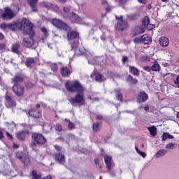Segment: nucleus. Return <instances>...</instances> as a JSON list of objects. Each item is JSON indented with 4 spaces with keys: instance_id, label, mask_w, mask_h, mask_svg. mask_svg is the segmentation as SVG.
<instances>
[{
    "instance_id": "nucleus-1",
    "label": "nucleus",
    "mask_w": 179,
    "mask_h": 179,
    "mask_svg": "<svg viewBox=\"0 0 179 179\" xmlns=\"http://www.w3.org/2000/svg\"><path fill=\"white\" fill-rule=\"evenodd\" d=\"M15 30H22L24 36H30L34 37V30H33V24L29 20L24 18L21 22H15Z\"/></svg>"
},
{
    "instance_id": "nucleus-2",
    "label": "nucleus",
    "mask_w": 179,
    "mask_h": 179,
    "mask_svg": "<svg viewBox=\"0 0 179 179\" xmlns=\"http://www.w3.org/2000/svg\"><path fill=\"white\" fill-rule=\"evenodd\" d=\"M65 87L68 92L71 93H83V87L78 80H74L72 83L67 81L65 83Z\"/></svg>"
},
{
    "instance_id": "nucleus-3",
    "label": "nucleus",
    "mask_w": 179,
    "mask_h": 179,
    "mask_svg": "<svg viewBox=\"0 0 179 179\" xmlns=\"http://www.w3.org/2000/svg\"><path fill=\"white\" fill-rule=\"evenodd\" d=\"M69 102L72 106H83L85 104V94L83 92L77 93L74 97L69 99Z\"/></svg>"
},
{
    "instance_id": "nucleus-4",
    "label": "nucleus",
    "mask_w": 179,
    "mask_h": 179,
    "mask_svg": "<svg viewBox=\"0 0 179 179\" xmlns=\"http://www.w3.org/2000/svg\"><path fill=\"white\" fill-rule=\"evenodd\" d=\"M115 17L116 20H117V22L115 25L116 30L118 31H124V30L128 28V22L124 20L122 15L120 17L116 15Z\"/></svg>"
},
{
    "instance_id": "nucleus-5",
    "label": "nucleus",
    "mask_w": 179,
    "mask_h": 179,
    "mask_svg": "<svg viewBox=\"0 0 179 179\" xmlns=\"http://www.w3.org/2000/svg\"><path fill=\"white\" fill-rule=\"evenodd\" d=\"M51 23L53 24V26L57 29H59L60 30H71V27L61 20L53 19L51 21Z\"/></svg>"
},
{
    "instance_id": "nucleus-6",
    "label": "nucleus",
    "mask_w": 179,
    "mask_h": 179,
    "mask_svg": "<svg viewBox=\"0 0 179 179\" xmlns=\"http://www.w3.org/2000/svg\"><path fill=\"white\" fill-rule=\"evenodd\" d=\"M12 90L15 96L20 97L24 94V87L20 84H14Z\"/></svg>"
},
{
    "instance_id": "nucleus-7",
    "label": "nucleus",
    "mask_w": 179,
    "mask_h": 179,
    "mask_svg": "<svg viewBox=\"0 0 179 179\" xmlns=\"http://www.w3.org/2000/svg\"><path fill=\"white\" fill-rule=\"evenodd\" d=\"M16 16L15 13L10 8H5L4 13L1 14L2 19L3 20H10V19H13Z\"/></svg>"
},
{
    "instance_id": "nucleus-8",
    "label": "nucleus",
    "mask_w": 179,
    "mask_h": 179,
    "mask_svg": "<svg viewBox=\"0 0 179 179\" xmlns=\"http://www.w3.org/2000/svg\"><path fill=\"white\" fill-rule=\"evenodd\" d=\"M15 157L17 159H19L20 162H22L25 166H27L30 163V159H29V157L24 155V153L22 151H18L15 153Z\"/></svg>"
},
{
    "instance_id": "nucleus-9",
    "label": "nucleus",
    "mask_w": 179,
    "mask_h": 179,
    "mask_svg": "<svg viewBox=\"0 0 179 179\" xmlns=\"http://www.w3.org/2000/svg\"><path fill=\"white\" fill-rule=\"evenodd\" d=\"M32 139H34V141L36 142L38 145H44V143H45L46 142V140L44 136H43V134L39 133H34L32 134Z\"/></svg>"
},
{
    "instance_id": "nucleus-10",
    "label": "nucleus",
    "mask_w": 179,
    "mask_h": 179,
    "mask_svg": "<svg viewBox=\"0 0 179 179\" xmlns=\"http://www.w3.org/2000/svg\"><path fill=\"white\" fill-rule=\"evenodd\" d=\"M68 41L72 44V43H76L79 41V34L75 31L67 33Z\"/></svg>"
},
{
    "instance_id": "nucleus-11",
    "label": "nucleus",
    "mask_w": 179,
    "mask_h": 179,
    "mask_svg": "<svg viewBox=\"0 0 179 179\" xmlns=\"http://www.w3.org/2000/svg\"><path fill=\"white\" fill-rule=\"evenodd\" d=\"M71 48L74 55H82L83 54V49L79 47V41L71 43Z\"/></svg>"
},
{
    "instance_id": "nucleus-12",
    "label": "nucleus",
    "mask_w": 179,
    "mask_h": 179,
    "mask_svg": "<svg viewBox=\"0 0 179 179\" xmlns=\"http://www.w3.org/2000/svg\"><path fill=\"white\" fill-rule=\"evenodd\" d=\"M22 44L27 48H31L34 45V39L33 36H29V38H24L22 41Z\"/></svg>"
},
{
    "instance_id": "nucleus-13",
    "label": "nucleus",
    "mask_w": 179,
    "mask_h": 179,
    "mask_svg": "<svg viewBox=\"0 0 179 179\" xmlns=\"http://www.w3.org/2000/svg\"><path fill=\"white\" fill-rule=\"evenodd\" d=\"M67 19H69L71 22L73 23H78V24H80L82 23V18L79 17L78 15L75 14L74 13H70L69 17Z\"/></svg>"
},
{
    "instance_id": "nucleus-14",
    "label": "nucleus",
    "mask_w": 179,
    "mask_h": 179,
    "mask_svg": "<svg viewBox=\"0 0 179 179\" xmlns=\"http://www.w3.org/2000/svg\"><path fill=\"white\" fill-rule=\"evenodd\" d=\"M104 162L108 171H109L110 174H113V171H111V168L113 167V159H111V157L105 155Z\"/></svg>"
},
{
    "instance_id": "nucleus-15",
    "label": "nucleus",
    "mask_w": 179,
    "mask_h": 179,
    "mask_svg": "<svg viewBox=\"0 0 179 179\" xmlns=\"http://www.w3.org/2000/svg\"><path fill=\"white\" fill-rule=\"evenodd\" d=\"M27 114L33 118H41V111L36 109H31Z\"/></svg>"
},
{
    "instance_id": "nucleus-16",
    "label": "nucleus",
    "mask_w": 179,
    "mask_h": 179,
    "mask_svg": "<svg viewBox=\"0 0 179 179\" xmlns=\"http://www.w3.org/2000/svg\"><path fill=\"white\" fill-rule=\"evenodd\" d=\"M6 106L8 108H12V107H16V102L10 96H6Z\"/></svg>"
},
{
    "instance_id": "nucleus-17",
    "label": "nucleus",
    "mask_w": 179,
    "mask_h": 179,
    "mask_svg": "<svg viewBox=\"0 0 179 179\" xmlns=\"http://www.w3.org/2000/svg\"><path fill=\"white\" fill-rule=\"evenodd\" d=\"M148 99H149V96L145 92H140L137 96L138 103H145Z\"/></svg>"
},
{
    "instance_id": "nucleus-18",
    "label": "nucleus",
    "mask_w": 179,
    "mask_h": 179,
    "mask_svg": "<svg viewBox=\"0 0 179 179\" xmlns=\"http://www.w3.org/2000/svg\"><path fill=\"white\" fill-rule=\"evenodd\" d=\"M55 160L59 164H64L65 155L60 154V153H56V154H55Z\"/></svg>"
},
{
    "instance_id": "nucleus-19",
    "label": "nucleus",
    "mask_w": 179,
    "mask_h": 179,
    "mask_svg": "<svg viewBox=\"0 0 179 179\" xmlns=\"http://www.w3.org/2000/svg\"><path fill=\"white\" fill-rule=\"evenodd\" d=\"M23 80H24L23 76L16 75L13 78H11V83H14V85H19V83H22Z\"/></svg>"
},
{
    "instance_id": "nucleus-20",
    "label": "nucleus",
    "mask_w": 179,
    "mask_h": 179,
    "mask_svg": "<svg viewBox=\"0 0 179 179\" xmlns=\"http://www.w3.org/2000/svg\"><path fill=\"white\" fill-rule=\"evenodd\" d=\"M61 75L64 78H68L72 73V71H70L68 67L63 66L60 70Z\"/></svg>"
},
{
    "instance_id": "nucleus-21",
    "label": "nucleus",
    "mask_w": 179,
    "mask_h": 179,
    "mask_svg": "<svg viewBox=\"0 0 179 179\" xmlns=\"http://www.w3.org/2000/svg\"><path fill=\"white\" fill-rule=\"evenodd\" d=\"M159 44L162 47H168L170 44V40L167 38V37L162 36L159 39Z\"/></svg>"
},
{
    "instance_id": "nucleus-22",
    "label": "nucleus",
    "mask_w": 179,
    "mask_h": 179,
    "mask_svg": "<svg viewBox=\"0 0 179 179\" xmlns=\"http://www.w3.org/2000/svg\"><path fill=\"white\" fill-rule=\"evenodd\" d=\"M27 131H19L16 134V138L19 141H24L26 139V136L28 135Z\"/></svg>"
},
{
    "instance_id": "nucleus-23",
    "label": "nucleus",
    "mask_w": 179,
    "mask_h": 179,
    "mask_svg": "<svg viewBox=\"0 0 179 179\" xmlns=\"http://www.w3.org/2000/svg\"><path fill=\"white\" fill-rule=\"evenodd\" d=\"M37 1L38 0H28L32 12H37Z\"/></svg>"
},
{
    "instance_id": "nucleus-24",
    "label": "nucleus",
    "mask_w": 179,
    "mask_h": 179,
    "mask_svg": "<svg viewBox=\"0 0 179 179\" xmlns=\"http://www.w3.org/2000/svg\"><path fill=\"white\" fill-rule=\"evenodd\" d=\"M34 64H36V59L33 57L27 58L25 65L27 66V68H31Z\"/></svg>"
},
{
    "instance_id": "nucleus-25",
    "label": "nucleus",
    "mask_w": 179,
    "mask_h": 179,
    "mask_svg": "<svg viewBox=\"0 0 179 179\" xmlns=\"http://www.w3.org/2000/svg\"><path fill=\"white\" fill-rule=\"evenodd\" d=\"M141 40L143 44H150V43H152V38H150L148 34L141 36Z\"/></svg>"
},
{
    "instance_id": "nucleus-26",
    "label": "nucleus",
    "mask_w": 179,
    "mask_h": 179,
    "mask_svg": "<svg viewBox=\"0 0 179 179\" xmlns=\"http://www.w3.org/2000/svg\"><path fill=\"white\" fill-rule=\"evenodd\" d=\"M145 33V30L142 27H136L133 31V36H139V34H143Z\"/></svg>"
},
{
    "instance_id": "nucleus-27",
    "label": "nucleus",
    "mask_w": 179,
    "mask_h": 179,
    "mask_svg": "<svg viewBox=\"0 0 179 179\" xmlns=\"http://www.w3.org/2000/svg\"><path fill=\"white\" fill-rule=\"evenodd\" d=\"M167 154V150L162 149L159 150L156 154L155 157L159 159V157H163L165 155Z\"/></svg>"
},
{
    "instance_id": "nucleus-28",
    "label": "nucleus",
    "mask_w": 179,
    "mask_h": 179,
    "mask_svg": "<svg viewBox=\"0 0 179 179\" xmlns=\"http://www.w3.org/2000/svg\"><path fill=\"white\" fill-rule=\"evenodd\" d=\"M115 93V97L118 101H122V94H121L120 89H116L114 90Z\"/></svg>"
},
{
    "instance_id": "nucleus-29",
    "label": "nucleus",
    "mask_w": 179,
    "mask_h": 179,
    "mask_svg": "<svg viewBox=\"0 0 179 179\" xmlns=\"http://www.w3.org/2000/svg\"><path fill=\"white\" fill-rule=\"evenodd\" d=\"M151 71L152 72H159L160 71V64L157 62H154L151 66Z\"/></svg>"
},
{
    "instance_id": "nucleus-30",
    "label": "nucleus",
    "mask_w": 179,
    "mask_h": 179,
    "mask_svg": "<svg viewBox=\"0 0 179 179\" xmlns=\"http://www.w3.org/2000/svg\"><path fill=\"white\" fill-rule=\"evenodd\" d=\"M129 68L130 73L134 75L135 76H138L139 75V71L138 69L132 66H129Z\"/></svg>"
},
{
    "instance_id": "nucleus-31",
    "label": "nucleus",
    "mask_w": 179,
    "mask_h": 179,
    "mask_svg": "<svg viewBox=\"0 0 179 179\" xmlns=\"http://www.w3.org/2000/svg\"><path fill=\"white\" fill-rule=\"evenodd\" d=\"M69 10H71V8L69 7H64L63 8V17H64V19H68V17H69V14L71 13H69Z\"/></svg>"
},
{
    "instance_id": "nucleus-32",
    "label": "nucleus",
    "mask_w": 179,
    "mask_h": 179,
    "mask_svg": "<svg viewBox=\"0 0 179 179\" xmlns=\"http://www.w3.org/2000/svg\"><path fill=\"white\" fill-rule=\"evenodd\" d=\"M148 131L150 133V135H152V136H156V135H157V129L156 128V127H150L148 128Z\"/></svg>"
},
{
    "instance_id": "nucleus-33",
    "label": "nucleus",
    "mask_w": 179,
    "mask_h": 179,
    "mask_svg": "<svg viewBox=\"0 0 179 179\" xmlns=\"http://www.w3.org/2000/svg\"><path fill=\"white\" fill-rule=\"evenodd\" d=\"M19 47H20V44L19 43L13 44L11 48V51H13L14 54H19Z\"/></svg>"
},
{
    "instance_id": "nucleus-34",
    "label": "nucleus",
    "mask_w": 179,
    "mask_h": 179,
    "mask_svg": "<svg viewBox=\"0 0 179 179\" xmlns=\"http://www.w3.org/2000/svg\"><path fill=\"white\" fill-rule=\"evenodd\" d=\"M95 80L96 82H103V80H106V79H104V77L99 73H95Z\"/></svg>"
},
{
    "instance_id": "nucleus-35",
    "label": "nucleus",
    "mask_w": 179,
    "mask_h": 179,
    "mask_svg": "<svg viewBox=\"0 0 179 179\" xmlns=\"http://www.w3.org/2000/svg\"><path fill=\"white\" fill-rule=\"evenodd\" d=\"M64 121L65 122H68V126H67L68 129H70L71 131H72V129H75V124L71 122V120L68 119H65Z\"/></svg>"
},
{
    "instance_id": "nucleus-36",
    "label": "nucleus",
    "mask_w": 179,
    "mask_h": 179,
    "mask_svg": "<svg viewBox=\"0 0 179 179\" xmlns=\"http://www.w3.org/2000/svg\"><path fill=\"white\" fill-rule=\"evenodd\" d=\"M127 82H129L131 85H135L136 83H138V80L134 78L132 76L129 75L127 76Z\"/></svg>"
},
{
    "instance_id": "nucleus-37",
    "label": "nucleus",
    "mask_w": 179,
    "mask_h": 179,
    "mask_svg": "<svg viewBox=\"0 0 179 179\" xmlns=\"http://www.w3.org/2000/svg\"><path fill=\"white\" fill-rule=\"evenodd\" d=\"M174 136H171L169 133H164L162 135V141H166V139H173Z\"/></svg>"
},
{
    "instance_id": "nucleus-38",
    "label": "nucleus",
    "mask_w": 179,
    "mask_h": 179,
    "mask_svg": "<svg viewBox=\"0 0 179 179\" xmlns=\"http://www.w3.org/2000/svg\"><path fill=\"white\" fill-rule=\"evenodd\" d=\"M31 176H32L34 179H40V178H41V175L37 173V172H36V171H32Z\"/></svg>"
},
{
    "instance_id": "nucleus-39",
    "label": "nucleus",
    "mask_w": 179,
    "mask_h": 179,
    "mask_svg": "<svg viewBox=\"0 0 179 179\" xmlns=\"http://www.w3.org/2000/svg\"><path fill=\"white\" fill-rule=\"evenodd\" d=\"M94 132H99L100 131V127H99V123H94L92 125Z\"/></svg>"
},
{
    "instance_id": "nucleus-40",
    "label": "nucleus",
    "mask_w": 179,
    "mask_h": 179,
    "mask_svg": "<svg viewBox=\"0 0 179 179\" xmlns=\"http://www.w3.org/2000/svg\"><path fill=\"white\" fill-rule=\"evenodd\" d=\"M138 17L139 15H138V14H131L128 16V19H129V20H136Z\"/></svg>"
},
{
    "instance_id": "nucleus-41",
    "label": "nucleus",
    "mask_w": 179,
    "mask_h": 179,
    "mask_svg": "<svg viewBox=\"0 0 179 179\" xmlns=\"http://www.w3.org/2000/svg\"><path fill=\"white\" fill-rule=\"evenodd\" d=\"M50 68H51L52 71H53V72H57L58 71V64H57L55 63H52L50 65Z\"/></svg>"
},
{
    "instance_id": "nucleus-42",
    "label": "nucleus",
    "mask_w": 179,
    "mask_h": 179,
    "mask_svg": "<svg viewBox=\"0 0 179 179\" xmlns=\"http://www.w3.org/2000/svg\"><path fill=\"white\" fill-rule=\"evenodd\" d=\"M41 31H42V33H43L45 38L48 37V31L47 30V28L42 27L41 28Z\"/></svg>"
},
{
    "instance_id": "nucleus-43",
    "label": "nucleus",
    "mask_w": 179,
    "mask_h": 179,
    "mask_svg": "<svg viewBox=\"0 0 179 179\" xmlns=\"http://www.w3.org/2000/svg\"><path fill=\"white\" fill-rule=\"evenodd\" d=\"M8 29H10V30L16 31V22L8 24Z\"/></svg>"
},
{
    "instance_id": "nucleus-44",
    "label": "nucleus",
    "mask_w": 179,
    "mask_h": 179,
    "mask_svg": "<svg viewBox=\"0 0 179 179\" xmlns=\"http://www.w3.org/2000/svg\"><path fill=\"white\" fill-rule=\"evenodd\" d=\"M149 23H150V21L149 20V17H145L143 20V24H144V26H148Z\"/></svg>"
},
{
    "instance_id": "nucleus-45",
    "label": "nucleus",
    "mask_w": 179,
    "mask_h": 179,
    "mask_svg": "<svg viewBox=\"0 0 179 179\" xmlns=\"http://www.w3.org/2000/svg\"><path fill=\"white\" fill-rule=\"evenodd\" d=\"M176 146V144L173 143H169L166 145V149H174V147Z\"/></svg>"
},
{
    "instance_id": "nucleus-46",
    "label": "nucleus",
    "mask_w": 179,
    "mask_h": 179,
    "mask_svg": "<svg viewBox=\"0 0 179 179\" xmlns=\"http://www.w3.org/2000/svg\"><path fill=\"white\" fill-rule=\"evenodd\" d=\"M43 6H45V8H47L48 9H50V7L52 6V4L50 2H44Z\"/></svg>"
},
{
    "instance_id": "nucleus-47",
    "label": "nucleus",
    "mask_w": 179,
    "mask_h": 179,
    "mask_svg": "<svg viewBox=\"0 0 179 179\" xmlns=\"http://www.w3.org/2000/svg\"><path fill=\"white\" fill-rule=\"evenodd\" d=\"M9 24H1L0 27L1 29H3V30H5V29H8Z\"/></svg>"
},
{
    "instance_id": "nucleus-48",
    "label": "nucleus",
    "mask_w": 179,
    "mask_h": 179,
    "mask_svg": "<svg viewBox=\"0 0 179 179\" xmlns=\"http://www.w3.org/2000/svg\"><path fill=\"white\" fill-rule=\"evenodd\" d=\"M55 129L59 132H61V131H62V127L61 126V124H56Z\"/></svg>"
},
{
    "instance_id": "nucleus-49",
    "label": "nucleus",
    "mask_w": 179,
    "mask_h": 179,
    "mask_svg": "<svg viewBox=\"0 0 179 179\" xmlns=\"http://www.w3.org/2000/svg\"><path fill=\"white\" fill-rule=\"evenodd\" d=\"M5 50H6V45H5L3 43H1L0 44V50L5 51Z\"/></svg>"
},
{
    "instance_id": "nucleus-50",
    "label": "nucleus",
    "mask_w": 179,
    "mask_h": 179,
    "mask_svg": "<svg viewBox=\"0 0 179 179\" xmlns=\"http://www.w3.org/2000/svg\"><path fill=\"white\" fill-rule=\"evenodd\" d=\"M134 43H142V36H141L140 38H134Z\"/></svg>"
},
{
    "instance_id": "nucleus-51",
    "label": "nucleus",
    "mask_w": 179,
    "mask_h": 179,
    "mask_svg": "<svg viewBox=\"0 0 179 179\" xmlns=\"http://www.w3.org/2000/svg\"><path fill=\"white\" fill-rule=\"evenodd\" d=\"M144 71H147V72H150L152 71L151 66H144L143 67Z\"/></svg>"
},
{
    "instance_id": "nucleus-52",
    "label": "nucleus",
    "mask_w": 179,
    "mask_h": 179,
    "mask_svg": "<svg viewBox=\"0 0 179 179\" xmlns=\"http://www.w3.org/2000/svg\"><path fill=\"white\" fill-rule=\"evenodd\" d=\"M175 84L177 85L178 87H179V76L176 77V79L174 81Z\"/></svg>"
},
{
    "instance_id": "nucleus-53",
    "label": "nucleus",
    "mask_w": 179,
    "mask_h": 179,
    "mask_svg": "<svg viewBox=\"0 0 179 179\" xmlns=\"http://www.w3.org/2000/svg\"><path fill=\"white\" fill-rule=\"evenodd\" d=\"M6 135L7 138H8V139H13V137L12 136V135L10 134H9V132L6 131Z\"/></svg>"
},
{
    "instance_id": "nucleus-54",
    "label": "nucleus",
    "mask_w": 179,
    "mask_h": 179,
    "mask_svg": "<svg viewBox=\"0 0 179 179\" xmlns=\"http://www.w3.org/2000/svg\"><path fill=\"white\" fill-rule=\"evenodd\" d=\"M138 155H140V156H142V157H146V153H145L144 152L140 151L138 152Z\"/></svg>"
},
{
    "instance_id": "nucleus-55",
    "label": "nucleus",
    "mask_w": 179,
    "mask_h": 179,
    "mask_svg": "<svg viewBox=\"0 0 179 179\" xmlns=\"http://www.w3.org/2000/svg\"><path fill=\"white\" fill-rule=\"evenodd\" d=\"M120 5H125L127 3V0H119Z\"/></svg>"
},
{
    "instance_id": "nucleus-56",
    "label": "nucleus",
    "mask_w": 179,
    "mask_h": 179,
    "mask_svg": "<svg viewBox=\"0 0 179 179\" xmlns=\"http://www.w3.org/2000/svg\"><path fill=\"white\" fill-rule=\"evenodd\" d=\"M122 61L123 64H125V62H127V61H128V57L126 56H123Z\"/></svg>"
},
{
    "instance_id": "nucleus-57",
    "label": "nucleus",
    "mask_w": 179,
    "mask_h": 179,
    "mask_svg": "<svg viewBox=\"0 0 179 179\" xmlns=\"http://www.w3.org/2000/svg\"><path fill=\"white\" fill-rule=\"evenodd\" d=\"M55 148L56 149V150H57V152H61V147H59V145H55Z\"/></svg>"
},
{
    "instance_id": "nucleus-58",
    "label": "nucleus",
    "mask_w": 179,
    "mask_h": 179,
    "mask_svg": "<svg viewBox=\"0 0 179 179\" xmlns=\"http://www.w3.org/2000/svg\"><path fill=\"white\" fill-rule=\"evenodd\" d=\"M96 120H102L103 119V116L101 115H96Z\"/></svg>"
},
{
    "instance_id": "nucleus-59",
    "label": "nucleus",
    "mask_w": 179,
    "mask_h": 179,
    "mask_svg": "<svg viewBox=\"0 0 179 179\" xmlns=\"http://www.w3.org/2000/svg\"><path fill=\"white\" fill-rule=\"evenodd\" d=\"M31 148H32L33 149H34V148H36V143L35 142H31L30 144Z\"/></svg>"
},
{
    "instance_id": "nucleus-60",
    "label": "nucleus",
    "mask_w": 179,
    "mask_h": 179,
    "mask_svg": "<svg viewBox=\"0 0 179 179\" xmlns=\"http://www.w3.org/2000/svg\"><path fill=\"white\" fill-rule=\"evenodd\" d=\"M13 148H14V149H17V148H19V145L13 143Z\"/></svg>"
},
{
    "instance_id": "nucleus-61",
    "label": "nucleus",
    "mask_w": 179,
    "mask_h": 179,
    "mask_svg": "<svg viewBox=\"0 0 179 179\" xmlns=\"http://www.w3.org/2000/svg\"><path fill=\"white\" fill-rule=\"evenodd\" d=\"M138 2H139L140 3H146L147 1L146 0H137Z\"/></svg>"
},
{
    "instance_id": "nucleus-62",
    "label": "nucleus",
    "mask_w": 179,
    "mask_h": 179,
    "mask_svg": "<svg viewBox=\"0 0 179 179\" xmlns=\"http://www.w3.org/2000/svg\"><path fill=\"white\" fill-rule=\"evenodd\" d=\"M106 12H110V10H111V7L110 6L106 7Z\"/></svg>"
},
{
    "instance_id": "nucleus-63",
    "label": "nucleus",
    "mask_w": 179,
    "mask_h": 179,
    "mask_svg": "<svg viewBox=\"0 0 179 179\" xmlns=\"http://www.w3.org/2000/svg\"><path fill=\"white\" fill-rule=\"evenodd\" d=\"M3 133H2V131H0V139H3Z\"/></svg>"
},
{
    "instance_id": "nucleus-64",
    "label": "nucleus",
    "mask_w": 179,
    "mask_h": 179,
    "mask_svg": "<svg viewBox=\"0 0 179 179\" xmlns=\"http://www.w3.org/2000/svg\"><path fill=\"white\" fill-rule=\"evenodd\" d=\"M45 179H52V178L51 177V176H48L45 178Z\"/></svg>"
}]
</instances>
